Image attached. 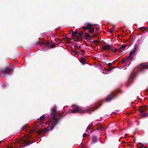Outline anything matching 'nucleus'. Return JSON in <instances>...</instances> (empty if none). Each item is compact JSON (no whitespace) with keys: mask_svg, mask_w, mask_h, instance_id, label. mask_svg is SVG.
<instances>
[{"mask_svg":"<svg viewBox=\"0 0 148 148\" xmlns=\"http://www.w3.org/2000/svg\"><path fill=\"white\" fill-rule=\"evenodd\" d=\"M33 131H32V130L31 131H31H30V132L31 133H32V132H33Z\"/></svg>","mask_w":148,"mask_h":148,"instance_id":"nucleus-43","label":"nucleus"},{"mask_svg":"<svg viewBox=\"0 0 148 148\" xmlns=\"http://www.w3.org/2000/svg\"><path fill=\"white\" fill-rule=\"evenodd\" d=\"M127 82L128 83L130 84L132 82V79L131 78H130L129 79L128 81Z\"/></svg>","mask_w":148,"mask_h":148,"instance_id":"nucleus-28","label":"nucleus"},{"mask_svg":"<svg viewBox=\"0 0 148 148\" xmlns=\"http://www.w3.org/2000/svg\"><path fill=\"white\" fill-rule=\"evenodd\" d=\"M85 33L84 36L86 38L91 40L92 38L93 37L91 36L88 33H86L85 32Z\"/></svg>","mask_w":148,"mask_h":148,"instance_id":"nucleus-12","label":"nucleus"},{"mask_svg":"<svg viewBox=\"0 0 148 148\" xmlns=\"http://www.w3.org/2000/svg\"><path fill=\"white\" fill-rule=\"evenodd\" d=\"M25 144L27 145H29V144H30L32 143L31 141L30 140H29L27 141H25Z\"/></svg>","mask_w":148,"mask_h":148,"instance_id":"nucleus-26","label":"nucleus"},{"mask_svg":"<svg viewBox=\"0 0 148 148\" xmlns=\"http://www.w3.org/2000/svg\"><path fill=\"white\" fill-rule=\"evenodd\" d=\"M102 101H98L96 103L95 105L93 107H91L86 109H84L82 107H79L77 106L73 105V109L71 112L72 113H79L83 114L86 112L90 113L91 111H94L95 109H97L99 106L102 105Z\"/></svg>","mask_w":148,"mask_h":148,"instance_id":"nucleus-2","label":"nucleus"},{"mask_svg":"<svg viewBox=\"0 0 148 148\" xmlns=\"http://www.w3.org/2000/svg\"><path fill=\"white\" fill-rule=\"evenodd\" d=\"M97 141V138L95 136H93L92 138V143H95Z\"/></svg>","mask_w":148,"mask_h":148,"instance_id":"nucleus-15","label":"nucleus"},{"mask_svg":"<svg viewBox=\"0 0 148 148\" xmlns=\"http://www.w3.org/2000/svg\"><path fill=\"white\" fill-rule=\"evenodd\" d=\"M80 52L81 53H85V51L84 50L82 49L81 50Z\"/></svg>","mask_w":148,"mask_h":148,"instance_id":"nucleus-36","label":"nucleus"},{"mask_svg":"<svg viewBox=\"0 0 148 148\" xmlns=\"http://www.w3.org/2000/svg\"><path fill=\"white\" fill-rule=\"evenodd\" d=\"M141 147H143V148H147V147H144V145H142H142H141Z\"/></svg>","mask_w":148,"mask_h":148,"instance_id":"nucleus-38","label":"nucleus"},{"mask_svg":"<svg viewBox=\"0 0 148 148\" xmlns=\"http://www.w3.org/2000/svg\"><path fill=\"white\" fill-rule=\"evenodd\" d=\"M85 32V30H84L83 31H81L80 32H78V34L80 36H82L84 35V33Z\"/></svg>","mask_w":148,"mask_h":148,"instance_id":"nucleus-16","label":"nucleus"},{"mask_svg":"<svg viewBox=\"0 0 148 148\" xmlns=\"http://www.w3.org/2000/svg\"><path fill=\"white\" fill-rule=\"evenodd\" d=\"M45 43V45H46V46H48L50 44L49 42H46Z\"/></svg>","mask_w":148,"mask_h":148,"instance_id":"nucleus-33","label":"nucleus"},{"mask_svg":"<svg viewBox=\"0 0 148 148\" xmlns=\"http://www.w3.org/2000/svg\"><path fill=\"white\" fill-rule=\"evenodd\" d=\"M87 135V134L86 133H84L83 135V138H85L86 137Z\"/></svg>","mask_w":148,"mask_h":148,"instance_id":"nucleus-35","label":"nucleus"},{"mask_svg":"<svg viewBox=\"0 0 148 148\" xmlns=\"http://www.w3.org/2000/svg\"><path fill=\"white\" fill-rule=\"evenodd\" d=\"M115 67H109V68H108V72H109V71H111L113 68H115Z\"/></svg>","mask_w":148,"mask_h":148,"instance_id":"nucleus-27","label":"nucleus"},{"mask_svg":"<svg viewBox=\"0 0 148 148\" xmlns=\"http://www.w3.org/2000/svg\"><path fill=\"white\" fill-rule=\"evenodd\" d=\"M56 45H52L51 46H50V48H54L55 47Z\"/></svg>","mask_w":148,"mask_h":148,"instance_id":"nucleus-34","label":"nucleus"},{"mask_svg":"<svg viewBox=\"0 0 148 148\" xmlns=\"http://www.w3.org/2000/svg\"><path fill=\"white\" fill-rule=\"evenodd\" d=\"M84 148V147L82 145V148Z\"/></svg>","mask_w":148,"mask_h":148,"instance_id":"nucleus-47","label":"nucleus"},{"mask_svg":"<svg viewBox=\"0 0 148 148\" xmlns=\"http://www.w3.org/2000/svg\"><path fill=\"white\" fill-rule=\"evenodd\" d=\"M2 141H0V144L1 143Z\"/></svg>","mask_w":148,"mask_h":148,"instance_id":"nucleus-48","label":"nucleus"},{"mask_svg":"<svg viewBox=\"0 0 148 148\" xmlns=\"http://www.w3.org/2000/svg\"><path fill=\"white\" fill-rule=\"evenodd\" d=\"M92 25L91 24L88 23H87L86 27H83L82 28L84 30H89L91 29Z\"/></svg>","mask_w":148,"mask_h":148,"instance_id":"nucleus-9","label":"nucleus"},{"mask_svg":"<svg viewBox=\"0 0 148 148\" xmlns=\"http://www.w3.org/2000/svg\"><path fill=\"white\" fill-rule=\"evenodd\" d=\"M122 32H125V31L124 30H122Z\"/></svg>","mask_w":148,"mask_h":148,"instance_id":"nucleus-45","label":"nucleus"},{"mask_svg":"<svg viewBox=\"0 0 148 148\" xmlns=\"http://www.w3.org/2000/svg\"><path fill=\"white\" fill-rule=\"evenodd\" d=\"M74 52L76 54H78L79 55H80L82 56H83V55L82 54L80 53L79 51H78L76 50H75L74 51Z\"/></svg>","mask_w":148,"mask_h":148,"instance_id":"nucleus-21","label":"nucleus"},{"mask_svg":"<svg viewBox=\"0 0 148 148\" xmlns=\"http://www.w3.org/2000/svg\"><path fill=\"white\" fill-rule=\"evenodd\" d=\"M14 69H10L8 66H6L4 68H2L1 70V71L4 75L7 74L10 75V72L13 70Z\"/></svg>","mask_w":148,"mask_h":148,"instance_id":"nucleus-3","label":"nucleus"},{"mask_svg":"<svg viewBox=\"0 0 148 148\" xmlns=\"http://www.w3.org/2000/svg\"><path fill=\"white\" fill-rule=\"evenodd\" d=\"M45 42H42V43H40V44H41L42 45H45Z\"/></svg>","mask_w":148,"mask_h":148,"instance_id":"nucleus-40","label":"nucleus"},{"mask_svg":"<svg viewBox=\"0 0 148 148\" xmlns=\"http://www.w3.org/2000/svg\"><path fill=\"white\" fill-rule=\"evenodd\" d=\"M72 34L73 35H76L78 34V32H77V30H76L75 31H72Z\"/></svg>","mask_w":148,"mask_h":148,"instance_id":"nucleus-22","label":"nucleus"},{"mask_svg":"<svg viewBox=\"0 0 148 148\" xmlns=\"http://www.w3.org/2000/svg\"><path fill=\"white\" fill-rule=\"evenodd\" d=\"M137 45H136L134 48L133 50H132L131 51L130 53L129 56H133L132 55L135 52L137 48Z\"/></svg>","mask_w":148,"mask_h":148,"instance_id":"nucleus-11","label":"nucleus"},{"mask_svg":"<svg viewBox=\"0 0 148 148\" xmlns=\"http://www.w3.org/2000/svg\"><path fill=\"white\" fill-rule=\"evenodd\" d=\"M118 92L119 93V91H120V90H118Z\"/></svg>","mask_w":148,"mask_h":148,"instance_id":"nucleus-46","label":"nucleus"},{"mask_svg":"<svg viewBox=\"0 0 148 148\" xmlns=\"http://www.w3.org/2000/svg\"><path fill=\"white\" fill-rule=\"evenodd\" d=\"M110 49L112 51L114 52H116L118 50L116 48L114 47H111V46H110Z\"/></svg>","mask_w":148,"mask_h":148,"instance_id":"nucleus-14","label":"nucleus"},{"mask_svg":"<svg viewBox=\"0 0 148 148\" xmlns=\"http://www.w3.org/2000/svg\"><path fill=\"white\" fill-rule=\"evenodd\" d=\"M67 38L69 40H71V38Z\"/></svg>","mask_w":148,"mask_h":148,"instance_id":"nucleus-42","label":"nucleus"},{"mask_svg":"<svg viewBox=\"0 0 148 148\" xmlns=\"http://www.w3.org/2000/svg\"><path fill=\"white\" fill-rule=\"evenodd\" d=\"M92 127V126L91 125H89L87 128L86 131H88L89 130H90L91 129Z\"/></svg>","mask_w":148,"mask_h":148,"instance_id":"nucleus-19","label":"nucleus"},{"mask_svg":"<svg viewBox=\"0 0 148 148\" xmlns=\"http://www.w3.org/2000/svg\"><path fill=\"white\" fill-rule=\"evenodd\" d=\"M81 145H83V143H81Z\"/></svg>","mask_w":148,"mask_h":148,"instance_id":"nucleus-44","label":"nucleus"},{"mask_svg":"<svg viewBox=\"0 0 148 148\" xmlns=\"http://www.w3.org/2000/svg\"><path fill=\"white\" fill-rule=\"evenodd\" d=\"M26 125H24L21 128V129H22V130H24L26 129Z\"/></svg>","mask_w":148,"mask_h":148,"instance_id":"nucleus-29","label":"nucleus"},{"mask_svg":"<svg viewBox=\"0 0 148 148\" xmlns=\"http://www.w3.org/2000/svg\"><path fill=\"white\" fill-rule=\"evenodd\" d=\"M51 113L50 114V121L52 122L51 130H52L54 127L59 123V120L61 119L62 116V113L57 111L56 107H52L50 110Z\"/></svg>","mask_w":148,"mask_h":148,"instance_id":"nucleus-1","label":"nucleus"},{"mask_svg":"<svg viewBox=\"0 0 148 148\" xmlns=\"http://www.w3.org/2000/svg\"><path fill=\"white\" fill-rule=\"evenodd\" d=\"M126 57H125V58L122 59L121 62L122 63L124 64H125L126 65Z\"/></svg>","mask_w":148,"mask_h":148,"instance_id":"nucleus-17","label":"nucleus"},{"mask_svg":"<svg viewBox=\"0 0 148 148\" xmlns=\"http://www.w3.org/2000/svg\"><path fill=\"white\" fill-rule=\"evenodd\" d=\"M141 66L142 69H148V63L142 64Z\"/></svg>","mask_w":148,"mask_h":148,"instance_id":"nucleus-13","label":"nucleus"},{"mask_svg":"<svg viewBox=\"0 0 148 148\" xmlns=\"http://www.w3.org/2000/svg\"><path fill=\"white\" fill-rule=\"evenodd\" d=\"M45 118V116L43 115L40 117V119L41 121H43Z\"/></svg>","mask_w":148,"mask_h":148,"instance_id":"nucleus-24","label":"nucleus"},{"mask_svg":"<svg viewBox=\"0 0 148 148\" xmlns=\"http://www.w3.org/2000/svg\"><path fill=\"white\" fill-rule=\"evenodd\" d=\"M133 58V56H129L126 57V64H127V63H130L128 65H129L131 63V61Z\"/></svg>","mask_w":148,"mask_h":148,"instance_id":"nucleus-8","label":"nucleus"},{"mask_svg":"<svg viewBox=\"0 0 148 148\" xmlns=\"http://www.w3.org/2000/svg\"><path fill=\"white\" fill-rule=\"evenodd\" d=\"M40 44V42L39 41H37V44H36V45H38V44Z\"/></svg>","mask_w":148,"mask_h":148,"instance_id":"nucleus-39","label":"nucleus"},{"mask_svg":"<svg viewBox=\"0 0 148 148\" xmlns=\"http://www.w3.org/2000/svg\"><path fill=\"white\" fill-rule=\"evenodd\" d=\"M94 29L92 28L89 30V32L90 34H92L94 32Z\"/></svg>","mask_w":148,"mask_h":148,"instance_id":"nucleus-25","label":"nucleus"},{"mask_svg":"<svg viewBox=\"0 0 148 148\" xmlns=\"http://www.w3.org/2000/svg\"><path fill=\"white\" fill-rule=\"evenodd\" d=\"M85 61H86L85 60L84 58H82V59L81 60V62L82 63L85 62Z\"/></svg>","mask_w":148,"mask_h":148,"instance_id":"nucleus-31","label":"nucleus"},{"mask_svg":"<svg viewBox=\"0 0 148 148\" xmlns=\"http://www.w3.org/2000/svg\"><path fill=\"white\" fill-rule=\"evenodd\" d=\"M111 45H108V44H106L105 45H104L101 48L104 50H109L110 49Z\"/></svg>","mask_w":148,"mask_h":148,"instance_id":"nucleus-10","label":"nucleus"},{"mask_svg":"<svg viewBox=\"0 0 148 148\" xmlns=\"http://www.w3.org/2000/svg\"><path fill=\"white\" fill-rule=\"evenodd\" d=\"M126 46H127L126 45H123L119 48V49L120 50H121V49H125L126 47Z\"/></svg>","mask_w":148,"mask_h":148,"instance_id":"nucleus-18","label":"nucleus"},{"mask_svg":"<svg viewBox=\"0 0 148 148\" xmlns=\"http://www.w3.org/2000/svg\"><path fill=\"white\" fill-rule=\"evenodd\" d=\"M99 34V33H96L93 36V37H95L97 36Z\"/></svg>","mask_w":148,"mask_h":148,"instance_id":"nucleus-37","label":"nucleus"},{"mask_svg":"<svg viewBox=\"0 0 148 148\" xmlns=\"http://www.w3.org/2000/svg\"><path fill=\"white\" fill-rule=\"evenodd\" d=\"M50 127V126L45 127L43 129L38 130V133L39 134H41L42 133H45L49 130Z\"/></svg>","mask_w":148,"mask_h":148,"instance_id":"nucleus-7","label":"nucleus"},{"mask_svg":"<svg viewBox=\"0 0 148 148\" xmlns=\"http://www.w3.org/2000/svg\"><path fill=\"white\" fill-rule=\"evenodd\" d=\"M112 65V63H109L107 64L108 66L109 67H111Z\"/></svg>","mask_w":148,"mask_h":148,"instance_id":"nucleus-32","label":"nucleus"},{"mask_svg":"<svg viewBox=\"0 0 148 148\" xmlns=\"http://www.w3.org/2000/svg\"><path fill=\"white\" fill-rule=\"evenodd\" d=\"M115 29L114 28H112L110 29V33H112L115 31Z\"/></svg>","mask_w":148,"mask_h":148,"instance_id":"nucleus-23","label":"nucleus"},{"mask_svg":"<svg viewBox=\"0 0 148 148\" xmlns=\"http://www.w3.org/2000/svg\"><path fill=\"white\" fill-rule=\"evenodd\" d=\"M147 110V107L145 106L141 107L139 109V111L141 113V115L144 117L147 116L148 115V114L145 113V111Z\"/></svg>","mask_w":148,"mask_h":148,"instance_id":"nucleus-4","label":"nucleus"},{"mask_svg":"<svg viewBox=\"0 0 148 148\" xmlns=\"http://www.w3.org/2000/svg\"><path fill=\"white\" fill-rule=\"evenodd\" d=\"M75 47H77V45L76 44V45H75Z\"/></svg>","mask_w":148,"mask_h":148,"instance_id":"nucleus-41","label":"nucleus"},{"mask_svg":"<svg viewBox=\"0 0 148 148\" xmlns=\"http://www.w3.org/2000/svg\"><path fill=\"white\" fill-rule=\"evenodd\" d=\"M116 97L115 95L112 93L110 95H108L106 98V100L108 102L110 101L112 99Z\"/></svg>","mask_w":148,"mask_h":148,"instance_id":"nucleus-6","label":"nucleus"},{"mask_svg":"<svg viewBox=\"0 0 148 148\" xmlns=\"http://www.w3.org/2000/svg\"><path fill=\"white\" fill-rule=\"evenodd\" d=\"M95 123L97 127V129L99 131H101L103 129H105L106 128V127L103 126L100 123L97 124L95 122Z\"/></svg>","mask_w":148,"mask_h":148,"instance_id":"nucleus-5","label":"nucleus"},{"mask_svg":"<svg viewBox=\"0 0 148 148\" xmlns=\"http://www.w3.org/2000/svg\"><path fill=\"white\" fill-rule=\"evenodd\" d=\"M146 27H145L144 26L140 27L139 29L141 31L143 32L144 30L146 29Z\"/></svg>","mask_w":148,"mask_h":148,"instance_id":"nucleus-20","label":"nucleus"},{"mask_svg":"<svg viewBox=\"0 0 148 148\" xmlns=\"http://www.w3.org/2000/svg\"><path fill=\"white\" fill-rule=\"evenodd\" d=\"M93 42L94 43H99L100 42V41H97V40H93Z\"/></svg>","mask_w":148,"mask_h":148,"instance_id":"nucleus-30","label":"nucleus"}]
</instances>
